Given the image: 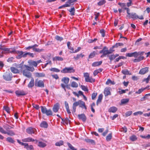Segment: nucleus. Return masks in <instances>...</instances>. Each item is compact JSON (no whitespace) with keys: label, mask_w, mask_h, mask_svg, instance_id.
Listing matches in <instances>:
<instances>
[{"label":"nucleus","mask_w":150,"mask_h":150,"mask_svg":"<svg viewBox=\"0 0 150 150\" xmlns=\"http://www.w3.org/2000/svg\"><path fill=\"white\" fill-rule=\"evenodd\" d=\"M21 72L23 75L28 79H30L32 77V73L30 72H33L35 70L33 67H30L26 65H24L21 67Z\"/></svg>","instance_id":"1"},{"label":"nucleus","mask_w":150,"mask_h":150,"mask_svg":"<svg viewBox=\"0 0 150 150\" xmlns=\"http://www.w3.org/2000/svg\"><path fill=\"white\" fill-rule=\"evenodd\" d=\"M41 111L43 114H45L47 116L51 115H52V112L51 109L47 110V109L44 106H41Z\"/></svg>","instance_id":"2"},{"label":"nucleus","mask_w":150,"mask_h":150,"mask_svg":"<svg viewBox=\"0 0 150 150\" xmlns=\"http://www.w3.org/2000/svg\"><path fill=\"white\" fill-rule=\"evenodd\" d=\"M61 72L63 73H73L75 72V70L73 67H65L61 71Z\"/></svg>","instance_id":"3"},{"label":"nucleus","mask_w":150,"mask_h":150,"mask_svg":"<svg viewBox=\"0 0 150 150\" xmlns=\"http://www.w3.org/2000/svg\"><path fill=\"white\" fill-rule=\"evenodd\" d=\"M3 79L6 81H10L12 78V74L9 72H6L3 76Z\"/></svg>","instance_id":"4"},{"label":"nucleus","mask_w":150,"mask_h":150,"mask_svg":"<svg viewBox=\"0 0 150 150\" xmlns=\"http://www.w3.org/2000/svg\"><path fill=\"white\" fill-rule=\"evenodd\" d=\"M84 76L85 78V80L86 82L93 83L95 81V79L91 77H90L89 74L88 73H84Z\"/></svg>","instance_id":"5"},{"label":"nucleus","mask_w":150,"mask_h":150,"mask_svg":"<svg viewBox=\"0 0 150 150\" xmlns=\"http://www.w3.org/2000/svg\"><path fill=\"white\" fill-rule=\"evenodd\" d=\"M108 48L106 46H104L103 49L99 51V53H103V54L100 56L101 58H103L105 57L106 55L108 54Z\"/></svg>","instance_id":"6"},{"label":"nucleus","mask_w":150,"mask_h":150,"mask_svg":"<svg viewBox=\"0 0 150 150\" xmlns=\"http://www.w3.org/2000/svg\"><path fill=\"white\" fill-rule=\"evenodd\" d=\"M129 18L133 19H137L139 18L140 20L144 19V17L142 15L139 17L136 13H132L130 15V16L128 17Z\"/></svg>","instance_id":"7"},{"label":"nucleus","mask_w":150,"mask_h":150,"mask_svg":"<svg viewBox=\"0 0 150 150\" xmlns=\"http://www.w3.org/2000/svg\"><path fill=\"white\" fill-rule=\"evenodd\" d=\"M35 86L38 87H44V82L42 80H38V79H36L35 81Z\"/></svg>","instance_id":"8"},{"label":"nucleus","mask_w":150,"mask_h":150,"mask_svg":"<svg viewBox=\"0 0 150 150\" xmlns=\"http://www.w3.org/2000/svg\"><path fill=\"white\" fill-rule=\"evenodd\" d=\"M26 131L29 134H36L35 133L36 131V129L32 127H29L27 128L26 130Z\"/></svg>","instance_id":"9"},{"label":"nucleus","mask_w":150,"mask_h":150,"mask_svg":"<svg viewBox=\"0 0 150 150\" xmlns=\"http://www.w3.org/2000/svg\"><path fill=\"white\" fill-rule=\"evenodd\" d=\"M11 48H5L4 47H3V48H0V49H1V50H2L3 51H4V52H5L6 54V53H14L15 51V49L13 50L12 51H11Z\"/></svg>","instance_id":"10"},{"label":"nucleus","mask_w":150,"mask_h":150,"mask_svg":"<svg viewBox=\"0 0 150 150\" xmlns=\"http://www.w3.org/2000/svg\"><path fill=\"white\" fill-rule=\"evenodd\" d=\"M15 93L16 95L19 97L20 96H23L26 94L27 93L23 90H17L15 91Z\"/></svg>","instance_id":"11"},{"label":"nucleus","mask_w":150,"mask_h":150,"mask_svg":"<svg viewBox=\"0 0 150 150\" xmlns=\"http://www.w3.org/2000/svg\"><path fill=\"white\" fill-rule=\"evenodd\" d=\"M138 55L139 54L137 52H135L132 53H127L126 54V56L129 57H134L135 58H137L138 57Z\"/></svg>","instance_id":"12"},{"label":"nucleus","mask_w":150,"mask_h":150,"mask_svg":"<svg viewBox=\"0 0 150 150\" xmlns=\"http://www.w3.org/2000/svg\"><path fill=\"white\" fill-rule=\"evenodd\" d=\"M35 143H38V146L40 147L44 148L47 146V144L46 143L38 141L37 140H35Z\"/></svg>","instance_id":"13"},{"label":"nucleus","mask_w":150,"mask_h":150,"mask_svg":"<svg viewBox=\"0 0 150 150\" xmlns=\"http://www.w3.org/2000/svg\"><path fill=\"white\" fill-rule=\"evenodd\" d=\"M59 108V104L58 103H57L54 105L52 108L53 111L54 112H58Z\"/></svg>","instance_id":"14"},{"label":"nucleus","mask_w":150,"mask_h":150,"mask_svg":"<svg viewBox=\"0 0 150 150\" xmlns=\"http://www.w3.org/2000/svg\"><path fill=\"white\" fill-rule=\"evenodd\" d=\"M98 54V50L93 51L92 52L90 53L88 56V58H92L95 56L96 55Z\"/></svg>","instance_id":"15"},{"label":"nucleus","mask_w":150,"mask_h":150,"mask_svg":"<svg viewBox=\"0 0 150 150\" xmlns=\"http://www.w3.org/2000/svg\"><path fill=\"white\" fill-rule=\"evenodd\" d=\"M78 117L79 120H81L83 122H85L86 117L84 114H81L78 115Z\"/></svg>","instance_id":"16"},{"label":"nucleus","mask_w":150,"mask_h":150,"mask_svg":"<svg viewBox=\"0 0 150 150\" xmlns=\"http://www.w3.org/2000/svg\"><path fill=\"white\" fill-rule=\"evenodd\" d=\"M40 126L44 128H47L48 126L47 123L45 121H42L40 124Z\"/></svg>","instance_id":"17"},{"label":"nucleus","mask_w":150,"mask_h":150,"mask_svg":"<svg viewBox=\"0 0 150 150\" xmlns=\"http://www.w3.org/2000/svg\"><path fill=\"white\" fill-rule=\"evenodd\" d=\"M148 71V68L145 67L141 69L139 72V73L141 74H144L147 72Z\"/></svg>","instance_id":"18"},{"label":"nucleus","mask_w":150,"mask_h":150,"mask_svg":"<svg viewBox=\"0 0 150 150\" xmlns=\"http://www.w3.org/2000/svg\"><path fill=\"white\" fill-rule=\"evenodd\" d=\"M31 80L28 85V88H32L34 86V80L33 78L31 77Z\"/></svg>","instance_id":"19"},{"label":"nucleus","mask_w":150,"mask_h":150,"mask_svg":"<svg viewBox=\"0 0 150 150\" xmlns=\"http://www.w3.org/2000/svg\"><path fill=\"white\" fill-rule=\"evenodd\" d=\"M69 81V78L67 77H64L61 80V81L63 82L65 85L68 84Z\"/></svg>","instance_id":"20"},{"label":"nucleus","mask_w":150,"mask_h":150,"mask_svg":"<svg viewBox=\"0 0 150 150\" xmlns=\"http://www.w3.org/2000/svg\"><path fill=\"white\" fill-rule=\"evenodd\" d=\"M28 63L30 66H33L36 67L37 66V63L35 61L32 60H29L28 61Z\"/></svg>","instance_id":"21"},{"label":"nucleus","mask_w":150,"mask_h":150,"mask_svg":"<svg viewBox=\"0 0 150 150\" xmlns=\"http://www.w3.org/2000/svg\"><path fill=\"white\" fill-rule=\"evenodd\" d=\"M3 127L7 131L8 129H13L14 127V126L13 125H12L11 126H10L8 124H5L3 125Z\"/></svg>","instance_id":"22"},{"label":"nucleus","mask_w":150,"mask_h":150,"mask_svg":"<svg viewBox=\"0 0 150 150\" xmlns=\"http://www.w3.org/2000/svg\"><path fill=\"white\" fill-rule=\"evenodd\" d=\"M79 105V100L77 102L74 103L73 105L72 108L73 109V112H75L76 111V107Z\"/></svg>","instance_id":"23"},{"label":"nucleus","mask_w":150,"mask_h":150,"mask_svg":"<svg viewBox=\"0 0 150 150\" xmlns=\"http://www.w3.org/2000/svg\"><path fill=\"white\" fill-rule=\"evenodd\" d=\"M11 71L13 73H19L21 71L14 67H11L10 68Z\"/></svg>","instance_id":"24"},{"label":"nucleus","mask_w":150,"mask_h":150,"mask_svg":"<svg viewBox=\"0 0 150 150\" xmlns=\"http://www.w3.org/2000/svg\"><path fill=\"white\" fill-rule=\"evenodd\" d=\"M117 110V108L115 107H111L108 110L109 112H110L115 113Z\"/></svg>","instance_id":"25"},{"label":"nucleus","mask_w":150,"mask_h":150,"mask_svg":"<svg viewBox=\"0 0 150 150\" xmlns=\"http://www.w3.org/2000/svg\"><path fill=\"white\" fill-rule=\"evenodd\" d=\"M63 57L59 56H55L52 58L53 61H62L63 60Z\"/></svg>","instance_id":"26"},{"label":"nucleus","mask_w":150,"mask_h":150,"mask_svg":"<svg viewBox=\"0 0 150 150\" xmlns=\"http://www.w3.org/2000/svg\"><path fill=\"white\" fill-rule=\"evenodd\" d=\"M102 63V61L94 62L92 64V66L93 67L98 66L101 65Z\"/></svg>","instance_id":"27"},{"label":"nucleus","mask_w":150,"mask_h":150,"mask_svg":"<svg viewBox=\"0 0 150 150\" xmlns=\"http://www.w3.org/2000/svg\"><path fill=\"white\" fill-rule=\"evenodd\" d=\"M79 105L82 108H84L86 110L87 109L85 103L81 100H79Z\"/></svg>","instance_id":"28"},{"label":"nucleus","mask_w":150,"mask_h":150,"mask_svg":"<svg viewBox=\"0 0 150 150\" xmlns=\"http://www.w3.org/2000/svg\"><path fill=\"white\" fill-rule=\"evenodd\" d=\"M23 141L25 142H35V140L33 139L32 138L30 137H29L26 138L24 139Z\"/></svg>","instance_id":"29"},{"label":"nucleus","mask_w":150,"mask_h":150,"mask_svg":"<svg viewBox=\"0 0 150 150\" xmlns=\"http://www.w3.org/2000/svg\"><path fill=\"white\" fill-rule=\"evenodd\" d=\"M61 87L65 90L66 91V88H67L68 89H70L71 88L70 86L68 84L65 85L64 83H61Z\"/></svg>","instance_id":"30"},{"label":"nucleus","mask_w":150,"mask_h":150,"mask_svg":"<svg viewBox=\"0 0 150 150\" xmlns=\"http://www.w3.org/2000/svg\"><path fill=\"white\" fill-rule=\"evenodd\" d=\"M24 147L26 148L27 150H33L34 149L33 146L31 145H29L28 143L26 144Z\"/></svg>","instance_id":"31"},{"label":"nucleus","mask_w":150,"mask_h":150,"mask_svg":"<svg viewBox=\"0 0 150 150\" xmlns=\"http://www.w3.org/2000/svg\"><path fill=\"white\" fill-rule=\"evenodd\" d=\"M129 98L123 99L121 100V105L125 104L127 103L129 101Z\"/></svg>","instance_id":"32"},{"label":"nucleus","mask_w":150,"mask_h":150,"mask_svg":"<svg viewBox=\"0 0 150 150\" xmlns=\"http://www.w3.org/2000/svg\"><path fill=\"white\" fill-rule=\"evenodd\" d=\"M103 95L102 94H100L98 98V99L96 101V105H98V103L101 102L103 98Z\"/></svg>","instance_id":"33"},{"label":"nucleus","mask_w":150,"mask_h":150,"mask_svg":"<svg viewBox=\"0 0 150 150\" xmlns=\"http://www.w3.org/2000/svg\"><path fill=\"white\" fill-rule=\"evenodd\" d=\"M118 4L123 9L125 10L127 8L125 3L119 2Z\"/></svg>","instance_id":"34"},{"label":"nucleus","mask_w":150,"mask_h":150,"mask_svg":"<svg viewBox=\"0 0 150 150\" xmlns=\"http://www.w3.org/2000/svg\"><path fill=\"white\" fill-rule=\"evenodd\" d=\"M102 70L103 69L101 68L95 70L93 72L94 76H96L98 73L101 72Z\"/></svg>","instance_id":"35"},{"label":"nucleus","mask_w":150,"mask_h":150,"mask_svg":"<svg viewBox=\"0 0 150 150\" xmlns=\"http://www.w3.org/2000/svg\"><path fill=\"white\" fill-rule=\"evenodd\" d=\"M10 136H13L15 134V133L12 130H7L6 131L5 134Z\"/></svg>","instance_id":"36"},{"label":"nucleus","mask_w":150,"mask_h":150,"mask_svg":"<svg viewBox=\"0 0 150 150\" xmlns=\"http://www.w3.org/2000/svg\"><path fill=\"white\" fill-rule=\"evenodd\" d=\"M104 94L105 96L111 94L108 88H105V89Z\"/></svg>","instance_id":"37"},{"label":"nucleus","mask_w":150,"mask_h":150,"mask_svg":"<svg viewBox=\"0 0 150 150\" xmlns=\"http://www.w3.org/2000/svg\"><path fill=\"white\" fill-rule=\"evenodd\" d=\"M123 45V44L122 43H116L115 45H113L112 47V49H113L114 48H117L119 46H122Z\"/></svg>","instance_id":"38"},{"label":"nucleus","mask_w":150,"mask_h":150,"mask_svg":"<svg viewBox=\"0 0 150 150\" xmlns=\"http://www.w3.org/2000/svg\"><path fill=\"white\" fill-rule=\"evenodd\" d=\"M70 13V14L71 16H74L75 14V9L74 7L71 8L70 9L68 10Z\"/></svg>","instance_id":"39"},{"label":"nucleus","mask_w":150,"mask_h":150,"mask_svg":"<svg viewBox=\"0 0 150 150\" xmlns=\"http://www.w3.org/2000/svg\"><path fill=\"white\" fill-rule=\"evenodd\" d=\"M137 138L136 136L134 135H133L129 137V139L132 141L134 142L137 140Z\"/></svg>","instance_id":"40"},{"label":"nucleus","mask_w":150,"mask_h":150,"mask_svg":"<svg viewBox=\"0 0 150 150\" xmlns=\"http://www.w3.org/2000/svg\"><path fill=\"white\" fill-rule=\"evenodd\" d=\"M144 58L143 57H140L138 58L135 59L133 60L134 62H138L143 60Z\"/></svg>","instance_id":"41"},{"label":"nucleus","mask_w":150,"mask_h":150,"mask_svg":"<svg viewBox=\"0 0 150 150\" xmlns=\"http://www.w3.org/2000/svg\"><path fill=\"white\" fill-rule=\"evenodd\" d=\"M71 86L73 88H77L78 86V83L75 81H72L71 84Z\"/></svg>","instance_id":"42"},{"label":"nucleus","mask_w":150,"mask_h":150,"mask_svg":"<svg viewBox=\"0 0 150 150\" xmlns=\"http://www.w3.org/2000/svg\"><path fill=\"white\" fill-rule=\"evenodd\" d=\"M84 56V55L81 53L80 54H78L76 57H74V58L75 60H77L80 57L82 58Z\"/></svg>","instance_id":"43"},{"label":"nucleus","mask_w":150,"mask_h":150,"mask_svg":"<svg viewBox=\"0 0 150 150\" xmlns=\"http://www.w3.org/2000/svg\"><path fill=\"white\" fill-rule=\"evenodd\" d=\"M67 2L65 4H64L59 7L58 8L59 9H61L64 7H70V4H68V3H67Z\"/></svg>","instance_id":"44"},{"label":"nucleus","mask_w":150,"mask_h":150,"mask_svg":"<svg viewBox=\"0 0 150 150\" xmlns=\"http://www.w3.org/2000/svg\"><path fill=\"white\" fill-rule=\"evenodd\" d=\"M35 75L37 77H43L45 76V74L43 73L37 72L35 73Z\"/></svg>","instance_id":"45"},{"label":"nucleus","mask_w":150,"mask_h":150,"mask_svg":"<svg viewBox=\"0 0 150 150\" xmlns=\"http://www.w3.org/2000/svg\"><path fill=\"white\" fill-rule=\"evenodd\" d=\"M122 73L125 75H131V73H129L127 69L122 70Z\"/></svg>","instance_id":"46"},{"label":"nucleus","mask_w":150,"mask_h":150,"mask_svg":"<svg viewBox=\"0 0 150 150\" xmlns=\"http://www.w3.org/2000/svg\"><path fill=\"white\" fill-rule=\"evenodd\" d=\"M112 138V133H110L106 137V139L107 141H109Z\"/></svg>","instance_id":"47"},{"label":"nucleus","mask_w":150,"mask_h":150,"mask_svg":"<svg viewBox=\"0 0 150 150\" xmlns=\"http://www.w3.org/2000/svg\"><path fill=\"white\" fill-rule=\"evenodd\" d=\"M67 46L68 49L72 51L71 52H73L74 51V48L70 46V42H67Z\"/></svg>","instance_id":"48"},{"label":"nucleus","mask_w":150,"mask_h":150,"mask_svg":"<svg viewBox=\"0 0 150 150\" xmlns=\"http://www.w3.org/2000/svg\"><path fill=\"white\" fill-rule=\"evenodd\" d=\"M63 144V142L62 140H60L58 142H57L55 143V145L57 146H60Z\"/></svg>","instance_id":"49"},{"label":"nucleus","mask_w":150,"mask_h":150,"mask_svg":"<svg viewBox=\"0 0 150 150\" xmlns=\"http://www.w3.org/2000/svg\"><path fill=\"white\" fill-rule=\"evenodd\" d=\"M50 70L51 71L55 72H59L60 71V70L58 69L55 68H53L50 69Z\"/></svg>","instance_id":"50"},{"label":"nucleus","mask_w":150,"mask_h":150,"mask_svg":"<svg viewBox=\"0 0 150 150\" xmlns=\"http://www.w3.org/2000/svg\"><path fill=\"white\" fill-rule=\"evenodd\" d=\"M6 141L9 142L13 143L14 142V141L12 138L8 137L6 138Z\"/></svg>","instance_id":"51"},{"label":"nucleus","mask_w":150,"mask_h":150,"mask_svg":"<svg viewBox=\"0 0 150 150\" xmlns=\"http://www.w3.org/2000/svg\"><path fill=\"white\" fill-rule=\"evenodd\" d=\"M81 88L82 89L85 91H88V89L87 86H85L81 85Z\"/></svg>","instance_id":"52"},{"label":"nucleus","mask_w":150,"mask_h":150,"mask_svg":"<svg viewBox=\"0 0 150 150\" xmlns=\"http://www.w3.org/2000/svg\"><path fill=\"white\" fill-rule=\"evenodd\" d=\"M146 89V87L144 88L140 89L137 91L135 93L139 94Z\"/></svg>","instance_id":"53"},{"label":"nucleus","mask_w":150,"mask_h":150,"mask_svg":"<svg viewBox=\"0 0 150 150\" xmlns=\"http://www.w3.org/2000/svg\"><path fill=\"white\" fill-rule=\"evenodd\" d=\"M17 52L19 54L18 56V57L19 58H21L22 57V55L23 53V52L22 51H18Z\"/></svg>","instance_id":"54"},{"label":"nucleus","mask_w":150,"mask_h":150,"mask_svg":"<svg viewBox=\"0 0 150 150\" xmlns=\"http://www.w3.org/2000/svg\"><path fill=\"white\" fill-rule=\"evenodd\" d=\"M33 51L38 52H40L44 51L43 49H39V48H36L35 49H34L33 50Z\"/></svg>","instance_id":"55"},{"label":"nucleus","mask_w":150,"mask_h":150,"mask_svg":"<svg viewBox=\"0 0 150 150\" xmlns=\"http://www.w3.org/2000/svg\"><path fill=\"white\" fill-rule=\"evenodd\" d=\"M67 144L69 148L72 150H76L75 148L69 143L68 142Z\"/></svg>","instance_id":"56"},{"label":"nucleus","mask_w":150,"mask_h":150,"mask_svg":"<svg viewBox=\"0 0 150 150\" xmlns=\"http://www.w3.org/2000/svg\"><path fill=\"white\" fill-rule=\"evenodd\" d=\"M85 141L87 142L91 143L92 144H94L95 143V141L92 139H85Z\"/></svg>","instance_id":"57"},{"label":"nucleus","mask_w":150,"mask_h":150,"mask_svg":"<svg viewBox=\"0 0 150 150\" xmlns=\"http://www.w3.org/2000/svg\"><path fill=\"white\" fill-rule=\"evenodd\" d=\"M77 0H69L67 3H68V4H70V6L71 5H73L74 4V2L75 1H76Z\"/></svg>","instance_id":"58"},{"label":"nucleus","mask_w":150,"mask_h":150,"mask_svg":"<svg viewBox=\"0 0 150 150\" xmlns=\"http://www.w3.org/2000/svg\"><path fill=\"white\" fill-rule=\"evenodd\" d=\"M100 33L101 34L102 36L104 37L105 36V31L104 30L102 29L100 30Z\"/></svg>","instance_id":"59"},{"label":"nucleus","mask_w":150,"mask_h":150,"mask_svg":"<svg viewBox=\"0 0 150 150\" xmlns=\"http://www.w3.org/2000/svg\"><path fill=\"white\" fill-rule=\"evenodd\" d=\"M4 109L8 113H9L10 108L8 107L4 106Z\"/></svg>","instance_id":"60"},{"label":"nucleus","mask_w":150,"mask_h":150,"mask_svg":"<svg viewBox=\"0 0 150 150\" xmlns=\"http://www.w3.org/2000/svg\"><path fill=\"white\" fill-rule=\"evenodd\" d=\"M132 111H128L126 112L125 113V116L127 117L130 115L132 114Z\"/></svg>","instance_id":"61"},{"label":"nucleus","mask_w":150,"mask_h":150,"mask_svg":"<svg viewBox=\"0 0 150 150\" xmlns=\"http://www.w3.org/2000/svg\"><path fill=\"white\" fill-rule=\"evenodd\" d=\"M56 39L58 41H61L63 40V38L62 37L57 35L55 37Z\"/></svg>","instance_id":"62"},{"label":"nucleus","mask_w":150,"mask_h":150,"mask_svg":"<svg viewBox=\"0 0 150 150\" xmlns=\"http://www.w3.org/2000/svg\"><path fill=\"white\" fill-rule=\"evenodd\" d=\"M109 59H110V61H112L115 58V57L114 56V54H112L110 56H109Z\"/></svg>","instance_id":"63"},{"label":"nucleus","mask_w":150,"mask_h":150,"mask_svg":"<svg viewBox=\"0 0 150 150\" xmlns=\"http://www.w3.org/2000/svg\"><path fill=\"white\" fill-rule=\"evenodd\" d=\"M97 93H93L92 94V100H94L97 95Z\"/></svg>","instance_id":"64"}]
</instances>
